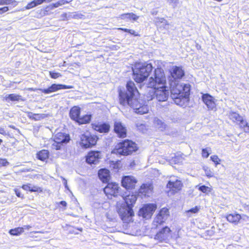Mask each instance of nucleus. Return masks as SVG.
Segmentation results:
<instances>
[{"label": "nucleus", "instance_id": "f257e3e1", "mask_svg": "<svg viewBox=\"0 0 249 249\" xmlns=\"http://www.w3.org/2000/svg\"><path fill=\"white\" fill-rule=\"evenodd\" d=\"M147 86V87L152 88L147 95L148 100L154 98L159 102L167 100L169 91L168 87L166 86V78L161 69H155L154 77L149 78Z\"/></svg>", "mask_w": 249, "mask_h": 249}, {"label": "nucleus", "instance_id": "f03ea898", "mask_svg": "<svg viewBox=\"0 0 249 249\" xmlns=\"http://www.w3.org/2000/svg\"><path fill=\"white\" fill-rule=\"evenodd\" d=\"M126 92L120 91L119 92L120 103L123 106L128 105L136 112V108L142 104L140 103L134 96L138 93V90L133 82L130 81L126 84Z\"/></svg>", "mask_w": 249, "mask_h": 249}, {"label": "nucleus", "instance_id": "7ed1b4c3", "mask_svg": "<svg viewBox=\"0 0 249 249\" xmlns=\"http://www.w3.org/2000/svg\"><path fill=\"white\" fill-rule=\"evenodd\" d=\"M153 67L151 64L147 63H137L133 69V78L137 83L144 81L149 75Z\"/></svg>", "mask_w": 249, "mask_h": 249}, {"label": "nucleus", "instance_id": "20e7f679", "mask_svg": "<svg viewBox=\"0 0 249 249\" xmlns=\"http://www.w3.org/2000/svg\"><path fill=\"white\" fill-rule=\"evenodd\" d=\"M137 150L136 144L133 142L126 140L119 143L114 149L112 153L121 155H128Z\"/></svg>", "mask_w": 249, "mask_h": 249}, {"label": "nucleus", "instance_id": "39448f33", "mask_svg": "<svg viewBox=\"0 0 249 249\" xmlns=\"http://www.w3.org/2000/svg\"><path fill=\"white\" fill-rule=\"evenodd\" d=\"M182 89L181 83H176L175 82L170 85L171 96L174 99L175 103L181 107L185 106L187 102V98H182V96H181Z\"/></svg>", "mask_w": 249, "mask_h": 249}, {"label": "nucleus", "instance_id": "423d86ee", "mask_svg": "<svg viewBox=\"0 0 249 249\" xmlns=\"http://www.w3.org/2000/svg\"><path fill=\"white\" fill-rule=\"evenodd\" d=\"M119 205L120 204H117L118 213L119 216L123 221L128 222L133 215V210L129 206H125V204H121L119 208Z\"/></svg>", "mask_w": 249, "mask_h": 249}, {"label": "nucleus", "instance_id": "0eeeda50", "mask_svg": "<svg viewBox=\"0 0 249 249\" xmlns=\"http://www.w3.org/2000/svg\"><path fill=\"white\" fill-rule=\"evenodd\" d=\"M97 140L96 136L86 132L81 136V145L84 148H89L95 145Z\"/></svg>", "mask_w": 249, "mask_h": 249}, {"label": "nucleus", "instance_id": "6e6552de", "mask_svg": "<svg viewBox=\"0 0 249 249\" xmlns=\"http://www.w3.org/2000/svg\"><path fill=\"white\" fill-rule=\"evenodd\" d=\"M229 117L233 122H239L240 127L243 129L244 132L249 133V125L247 122L239 114L232 112L229 114Z\"/></svg>", "mask_w": 249, "mask_h": 249}, {"label": "nucleus", "instance_id": "1a4fd4ad", "mask_svg": "<svg viewBox=\"0 0 249 249\" xmlns=\"http://www.w3.org/2000/svg\"><path fill=\"white\" fill-rule=\"evenodd\" d=\"M156 208L157 206L155 204H146L139 210V215L146 219L150 218Z\"/></svg>", "mask_w": 249, "mask_h": 249}, {"label": "nucleus", "instance_id": "9d476101", "mask_svg": "<svg viewBox=\"0 0 249 249\" xmlns=\"http://www.w3.org/2000/svg\"><path fill=\"white\" fill-rule=\"evenodd\" d=\"M171 231L170 229L166 226L163 228L155 236V239L160 242H165L169 240Z\"/></svg>", "mask_w": 249, "mask_h": 249}, {"label": "nucleus", "instance_id": "9b49d317", "mask_svg": "<svg viewBox=\"0 0 249 249\" xmlns=\"http://www.w3.org/2000/svg\"><path fill=\"white\" fill-rule=\"evenodd\" d=\"M119 187L118 184L115 183H109L105 187L104 191L106 195L109 197V196H117L119 192Z\"/></svg>", "mask_w": 249, "mask_h": 249}, {"label": "nucleus", "instance_id": "f8f14e48", "mask_svg": "<svg viewBox=\"0 0 249 249\" xmlns=\"http://www.w3.org/2000/svg\"><path fill=\"white\" fill-rule=\"evenodd\" d=\"M182 186L181 181L176 177L171 178L167 184V187L173 192L180 190Z\"/></svg>", "mask_w": 249, "mask_h": 249}, {"label": "nucleus", "instance_id": "ddd939ff", "mask_svg": "<svg viewBox=\"0 0 249 249\" xmlns=\"http://www.w3.org/2000/svg\"><path fill=\"white\" fill-rule=\"evenodd\" d=\"M73 88L72 86H67L62 84H53L46 89H39L43 93L49 94L53 92L56 91L61 89H71Z\"/></svg>", "mask_w": 249, "mask_h": 249}, {"label": "nucleus", "instance_id": "4468645a", "mask_svg": "<svg viewBox=\"0 0 249 249\" xmlns=\"http://www.w3.org/2000/svg\"><path fill=\"white\" fill-rule=\"evenodd\" d=\"M202 99L206 105L209 110H213L216 107L215 99L209 94H204L202 96Z\"/></svg>", "mask_w": 249, "mask_h": 249}, {"label": "nucleus", "instance_id": "2eb2a0df", "mask_svg": "<svg viewBox=\"0 0 249 249\" xmlns=\"http://www.w3.org/2000/svg\"><path fill=\"white\" fill-rule=\"evenodd\" d=\"M136 182V179L132 176H125L122 180V186L126 189L133 188Z\"/></svg>", "mask_w": 249, "mask_h": 249}, {"label": "nucleus", "instance_id": "dca6fc26", "mask_svg": "<svg viewBox=\"0 0 249 249\" xmlns=\"http://www.w3.org/2000/svg\"><path fill=\"white\" fill-rule=\"evenodd\" d=\"M114 131L120 138H124L126 136V129L121 122L115 121L114 124Z\"/></svg>", "mask_w": 249, "mask_h": 249}, {"label": "nucleus", "instance_id": "f3484780", "mask_svg": "<svg viewBox=\"0 0 249 249\" xmlns=\"http://www.w3.org/2000/svg\"><path fill=\"white\" fill-rule=\"evenodd\" d=\"M100 158V153L98 151H91L87 156L86 161L89 164H96Z\"/></svg>", "mask_w": 249, "mask_h": 249}, {"label": "nucleus", "instance_id": "a211bd4d", "mask_svg": "<svg viewBox=\"0 0 249 249\" xmlns=\"http://www.w3.org/2000/svg\"><path fill=\"white\" fill-rule=\"evenodd\" d=\"M153 189L152 184H143L139 189V193L144 196H149L152 193Z\"/></svg>", "mask_w": 249, "mask_h": 249}, {"label": "nucleus", "instance_id": "6ab92c4d", "mask_svg": "<svg viewBox=\"0 0 249 249\" xmlns=\"http://www.w3.org/2000/svg\"><path fill=\"white\" fill-rule=\"evenodd\" d=\"M124 203L123 204H125V206H129L132 209L133 205L135 203L137 200V196L134 195H128L125 196H122Z\"/></svg>", "mask_w": 249, "mask_h": 249}, {"label": "nucleus", "instance_id": "aec40b11", "mask_svg": "<svg viewBox=\"0 0 249 249\" xmlns=\"http://www.w3.org/2000/svg\"><path fill=\"white\" fill-rule=\"evenodd\" d=\"M172 77L175 79H180L184 75V71L181 67L175 66L171 71Z\"/></svg>", "mask_w": 249, "mask_h": 249}, {"label": "nucleus", "instance_id": "412c9836", "mask_svg": "<svg viewBox=\"0 0 249 249\" xmlns=\"http://www.w3.org/2000/svg\"><path fill=\"white\" fill-rule=\"evenodd\" d=\"M99 178L103 182H107L110 179V172L106 169H101L98 172Z\"/></svg>", "mask_w": 249, "mask_h": 249}, {"label": "nucleus", "instance_id": "4be33fe9", "mask_svg": "<svg viewBox=\"0 0 249 249\" xmlns=\"http://www.w3.org/2000/svg\"><path fill=\"white\" fill-rule=\"evenodd\" d=\"M80 108L78 106H74L73 107L70 111V118L77 122V120L80 117Z\"/></svg>", "mask_w": 249, "mask_h": 249}, {"label": "nucleus", "instance_id": "5701e85b", "mask_svg": "<svg viewBox=\"0 0 249 249\" xmlns=\"http://www.w3.org/2000/svg\"><path fill=\"white\" fill-rule=\"evenodd\" d=\"M70 139L69 135H65L62 133H58L55 136L54 141L57 142H63L65 143L69 142Z\"/></svg>", "mask_w": 249, "mask_h": 249}, {"label": "nucleus", "instance_id": "b1692460", "mask_svg": "<svg viewBox=\"0 0 249 249\" xmlns=\"http://www.w3.org/2000/svg\"><path fill=\"white\" fill-rule=\"evenodd\" d=\"M227 220L230 223L237 224L241 219V215L238 213H232L227 215Z\"/></svg>", "mask_w": 249, "mask_h": 249}, {"label": "nucleus", "instance_id": "393cba45", "mask_svg": "<svg viewBox=\"0 0 249 249\" xmlns=\"http://www.w3.org/2000/svg\"><path fill=\"white\" fill-rule=\"evenodd\" d=\"M94 128L95 130L100 133H107L109 130L110 125L106 123L98 124L94 126Z\"/></svg>", "mask_w": 249, "mask_h": 249}, {"label": "nucleus", "instance_id": "a878e982", "mask_svg": "<svg viewBox=\"0 0 249 249\" xmlns=\"http://www.w3.org/2000/svg\"><path fill=\"white\" fill-rule=\"evenodd\" d=\"M181 86L183 89L181 90L182 93H181V96H182V98H187L188 101L190 90V85L188 84H181Z\"/></svg>", "mask_w": 249, "mask_h": 249}, {"label": "nucleus", "instance_id": "bb28decb", "mask_svg": "<svg viewBox=\"0 0 249 249\" xmlns=\"http://www.w3.org/2000/svg\"><path fill=\"white\" fill-rule=\"evenodd\" d=\"M27 116L31 119L39 121L45 118L47 115L45 114H34L32 112H28Z\"/></svg>", "mask_w": 249, "mask_h": 249}, {"label": "nucleus", "instance_id": "cd10ccee", "mask_svg": "<svg viewBox=\"0 0 249 249\" xmlns=\"http://www.w3.org/2000/svg\"><path fill=\"white\" fill-rule=\"evenodd\" d=\"M120 18L122 19H129V20H137L139 18V17L137 16L134 13H126L120 15Z\"/></svg>", "mask_w": 249, "mask_h": 249}, {"label": "nucleus", "instance_id": "c85d7f7f", "mask_svg": "<svg viewBox=\"0 0 249 249\" xmlns=\"http://www.w3.org/2000/svg\"><path fill=\"white\" fill-rule=\"evenodd\" d=\"M154 124L157 128L160 131H163L165 128V124L164 122L158 118H154Z\"/></svg>", "mask_w": 249, "mask_h": 249}, {"label": "nucleus", "instance_id": "c756f323", "mask_svg": "<svg viewBox=\"0 0 249 249\" xmlns=\"http://www.w3.org/2000/svg\"><path fill=\"white\" fill-rule=\"evenodd\" d=\"M49 152L47 150H42L37 154V158L38 159L45 161L49 157Z\"/></svg>", "mask_w": 249, "mask_h": 249}, {"label": "nucleus", "instance_id": "7c9ffc66", "mask_svg": "<svg viewBox=\"0 0 249 249\" xmlns=\"http://www.w3.org/2000/svg\"><path fill=\"white\" fill-rule=\"evenodd\" d=\"M21 96L16 94H10L5 97L6 102L9 101H18L20 99Z\"/></svg>", "mask_w": 249, "mask_h": 249}, {"label": "nucleus", "instance_id": "2f4dec72", "mask_svg": "<svg viewBox=\"0 0 249 249\" xmlns=\"http://www.w3.org/2000/svg\"><path fill=\"white\" fill-rule=\"evenodd\" d=\"M91 120V115H85L82 117H79V118L77 120V122L79 124H85L87 123H89Z\"/></svg>", "mask_w": 249, "mask_h": 249}, {"label": "nucleus", "instance_id": "473e14b6", "mask_svg": "<svg viewBox=\"0 0 249 249\" xmlns=\"http://www.w3.org/2000/svg\"><path fill=\"white\" fill-rule=\"evenodd\" d=\"M148 111V107L147 105H142L136 108V113L140 114H143L147 113Z\"/></svg>", "mask_w": 249, "mask_h": 249}, {"label": "nucleus", "instance_id": "72a5a7b5", "mask_svg": "<svg viewBox=\"0 0 249 249\" xmlns=\"http://www.w3.org/2000/svg\"><path fill=\"white\" fill-rule=\"evenodd\" d=\"M158 214L162 217V219L166 220L169 215V210L166 208H163Z\"/></svg>", "mask_w": 249, "mask_h": 249}, {"label": "nucleus", "instance_id": "f704fd0d", "mask_svg": "<svg viewBox=\"0 0 249 249\" xmlns=\"http://www.w3.org/2000/svg\"><path fill=\"white\" fill-rule=\"evenodd\" d=\"M165 221H166V220L162 219V217L158 214L157 216L155 218L153 223L156 227H157L159 225H161Z\"/></svg>", "mask_w": 249, "mask_h": 249}, {"label": "nucleus", "instance_id": "c9c22d12", "mask_svg": "<svg viewBox=\"0 0 249 249\" xmlns=\"http://www.w3.org/2000/svg\"><path fill=\"white\" fill-rule=\"evenodd\" d=\"M12 5L15 7L18 5V2L15 0H0V5Z\"/></svg>", "mask_w": 249, "mask_h": 249}, {"label": "nucleus", "instance_id": "e433bc0d", "mask_svg": "<svg viewBox=\"0 0 249 249\" xmlns=\"http://www.w3.org/2000/svg\"><path fill=\"white\" fill-rule=\"evenodd\" d=\"M200 209V206H196L194 208L186 211V213L188 216H191L192 214L197 213L199 211Z\"/></svg>", "mask_w": 249, "mask_h": 249}, {"label": "nucleus", "instance_id": "4c0bfd02", "mask_svg": "<svg viewBox=\"0 0 249 249\" xmlns=\"http://www.w3.org/2000/svg\"><path fill=\"white\" fill-rule=\"evenodd\" d=\"M23 232V228L18 227L10 230L9 233L13 235H18Z\"/></svg>", "mask_w": 249, "mask_h": 249}, {"label": "nucleus", "instance_id": "58836bf2", "mask_svg": "<svg viewBox=\"0 0 249 249\" xmlns=\"http://www.w3.org/2000/svg\"><path fill=\"white\" fill-rule=\"evenodd\" d=\"M196 187H198V189L199 191L206 194H209L211 191V189L210 188L205 185H202L200 186H196Z\"/></svg>", "mask_w": 249, "mask_h": 249}, {"label": "nucleus", "instance_id": "ea45409f", "mask_svg": "<svg viewBox=\"0 0 249 249\" xmlns=\"http://www.w3.org/2000/svg\"><path fill=\"white\" fill-rule=\"evenodd\" d=\"M205 175L208 178H211L213 176V173L212 170L208 167L204 166L203 167Z\"/></svg>", "mask_w": 249, "mask_h": 249}, {"label": "nucleus", "instance_id": "a19ab883", "mask_svg": "<svg viewBox=\"0 0 249 249\" xmlns=\"http://www.w3.org/2000/svg\"><path fill=\"white\" fill-rule=\"evenodd\" d=\"M63 142H57L54 141V142L52 144V148L55 150H60L63 146Z\"/></svg>", "mask_w": 249, "mask_h": 249}, {"label": "nucleus", "instance_id": "79ce46f5", "mask_svg": "<svg viewBox=\"0 0 249 249\" xmlns=\"http://www.w3.org/2000/svg\"><path fill=\"white\" fill-rule=\"evenodd\" d=\"M210 148H206L202 149V156L203 158H207L209 157L210 153L209 151H210Z\"/></svg>", "mask_w": 249, "mask_h": 249}, {"label": "nucleus", "instance_id": "37998d69", "mask_svg": "<svg viewBox=\"0 0 249 249\" xmlns=\"http://www.w3.org/2000/svg\"><path fill=\"white\" fill-rule=\"evenodd\" d=\"M136 127H137L138 130L142 131V132H144L145 130H146V126L144 124L142 123H137Z\"/></svg>", "mask_w": 249, "mask_h": 249}, {"label": "nucleus", "instance_id": "c03bdc74", "mask_svg": "<svg viewBox=\"0 0 249 249\" xmlns=\"http://www.w3.org/2000/svg\"><path fill=\"white\" fill-rule=\"evenodd\" d=\"M69 2V1L66 0H60L58 1L55 3L53 4V7L56 8L59 7V6L64 5L66 3H68Z\"/></svg>", "mask_w": 249, "mask_h": 249}, {"label": "nucleus", "instance_id": "a18cd8bd", "mask_svg": "<svg viewBox=\"0 0 249 249\" xmlns=\"http://www.w3.org/2000/svg\"><path fill=\"white\" fill-rule=\"evenodd\" d=\"M169 5H171L174 8H176L179 3V0H167Z\"/></svg>", "mask_w": 249, "mask_h": 249}, {"label": "nucleus", "instance_id": "49530a36", "mask_svg": "<svg viewBox=\"0 0 249 249\" xmlns=\"http://www.w3.org/2000/svg\"><path fill=\"white\" fill-rule=\"evenodd\" d=\"M155 22L157 25H158L160 23H163V25L167 24L166 20L163 18H156L155 19Z\"/></svg>", "mask_w": 249, "mask_h": 249}, {"label": "nucleus", "instance_id": "de8ad7c7", "mask_svg": "<svg viewBox=\"0 0 249 249\" xmlns=\"http://www.w3.org/2000/svg\"><path fill=\"white\" fill-rule=\"evenodd\" d=\"M50 75L53 79H56L61 76V74L60 73L54 71H50Z\"/></svg>", "mask_w": 249, "mask_h": 249}, {"label": "nucleus", "instance_id": "09e8293b", "mask_svg": "<svg viewBox=\"0 0 249 249\" xmlns=\"http://www.w3.org/2000/svg\"><path fill=\"white\" fill-rule=\"evenodd\" d=\"M9 164V162L5 159L0 158V168L3 166H7Z\"/></svg>", "mask_w": 249, "mask_h": 249}, {"label": "nucleus", "instance_id": "8fccbe9b", "mask_svg": "<svg viewBox=\"0 0 249 249\" xmlns=\"http://www.w3.org/2000/svg\"><path fill=\"white\" fill-rule=\"evenodd\" d=\"M211 160L214 162L216 165L220 163V160L219 159L217 156L213 155L211 157Z\"/></svg>", "mask_w": 249, "mask_h": 249}, {"label": "nucleus", "instance_id": "3c124183", "mask_svg": "<svg viewBox=\"0 0 249 249\" xmlns=\"http://www.w3.org/2000/svg\"><path fill=\"white\" fill-rule=\"evenodd\" d=\"M36 6V4L34 2V0L29 3L25 7L26 9H30L33 7H35Z\"/></svg>", "mask_w": 249, "mask_h": 249}, {"label": "nucleus", "instance_id": "603ef678", "mask_svg": "<svg viewBox=\"0 0 249 249\" xmlns=\"http://www.w3.org/2000/svg\"><path fill=\"white\" fill-rule=\"evenodd\" d=\"M39 191H40V188L38 187L37 186L31 185L30 192H38Z\"/></svg>", "mask_w": 249, "mask_h": 249}, {"label": "nucleus", "instance_id": "864d4df0", "mask_svg": "<svg viewBox=\"0 0 249 249\" xmlns=\"http://www.w3.org/2000/svg\"><path fill=\"white\" fill-rule=\"evenodd\" d=\"M9 10V7L5 6L0 8V14H2Z\"/></svg>", "mask_w": 249, "mask_h": 249}, {"label": "nucleus", "instance_id": "5fc2aeb1", "mask_svg": "<svg viewBox=\"0 0 249 249\" xmlns=\"http://www.w3.org/2000/svg\"><path fill=\"white\" fill-rule=\"evenodd\" d=\"M16 196L18 197L23 198V196L21 194L20 191L18 189L14 190Z\"/></svg>", "mask_w": 249, "mask_h": 249}, {"label": "nucleus", "instance_id": "6e6d98bb", "mask_svg": "<svg viewBox=\"0 0 249 249\" xmlns=\"http://www.w3.org/2000/svg\"><path fill=\"white\" fill-rule=\"evenodd\" d=\"M31 185L30 184H26V185H23L22 186V188L23 189L26 191H30L31 190Z\"/></svg>", "mask_w": 249, "mask_h": 249}, {"label": "nucleus", "instance_id": "4d7b16f0", "mask_svg": "<svg viewBox=\"0 0 249 249\" xmlns=\"http://www.w3.org/2000/svg\"><path fill=\"white\" fill-rule=\"evenodd\" d=\"M241 219L243 220V221H244L245 222H249V216H248L245 214H243V215H241Z\"/></svg>", "mask_w": 249, "mask_h": 249}, {"label": "nucleus", "instance_id": "13d9d810", "mask_svg": "<svg viewBox=\"0 0 249 249\" xmlns=\"http://www.w3.org/2000/svg\"><path fill=\"white\" fill-rule=\"evenodd\" d=\"M34 2L36 4V6L42 4L44 2L43 0H34Z\"/></svg>", "mask_w": 249, "mask_h": 249}, {"label": "nucleus", "instance_id": "bf43d9fd", "mask_svg": "<svg viewBox=\"0 0 249 249\" xmlns=\"http://www.w3.org/2000/svg\"><path fill=\"white\" fill-rule=\"evenodd\" d=\"M128 33H129L130 34H131V35H134V36H138V34H136V32H135L134 30H130V29H129V32H128Z\"/></svg>", "mask_w": 249, "mask_h": 249}, {"label": "nucleus", "instance_id": "052dcab7", "mask_svg": "<svg viewBox=\"0 0 249 249\" xmlns=\"http://www.w3.org/2000/svg\"><path fill=\"white\" fill-rule=\"evenodd\" d=\"M60 204L62 205L63 206H64V207H66L67 205V203L66 201H61L60 202Z\"/></svg>", "mask_w": 249, "mask_h": 249}, {"label": "nucleus", "instance_id": "680f3d73", "mask_svg": "<svg viewBox=\"0 0 249 249\" xmlns=\"http://www.w3.org/2000/svg\"><path fill=\"white\" fill-rule=\"evenodd\" d=\"M22 228H23V231H24V230H29L31 228V227L29 225H25V226H24Z\"/></svg>", "mask_w": 249, "mask_h": 249}, {"label": "nucleus", "instance_id": "e2e57ef3", "mask_svg": "<svg viewBox=\"0 0 249 249\" xmlns=\"http://www.w3.org/2000/svg\"><path fill=\"white\" fill-rule=\"evenodd\" d=\"M119 30H122V31H124L125 32H129V29H126V28H118Z\"/></svg>", "mask_w": 249, "mask_h": 249}, {"label": "nucleus", "instance_id": "0e129e2a", "mask_svg": "<svg viewBox=\"0 0 249 249\" xmlns=\"http://www.w3.org/2000/svg\"><path fill=\"white\" fill-rule=\"evenodd\" d=\"M4 133H5L4 129L0 127V134H3Z\"/></svg>", "mask_w": 249, "mask_h": 249}, {"label": "nucleus", "instance_id": "69168bd1", "mask_svg": "<svg viewBox=\"0 0 249 249\" xmlns=\"http://www.w3.org/2000/svg\"><path fill=\"white\" fill-rule=\"evenodd\" d=\"M61 178L63 179V181H64V182H63V184H64V185H66V184H67V180H66L65 178H63V177H61Z\"/></svg>", "mask_w": 249, "mask_h": 249}, {"label": "nucleus", "instance_id": "338daca9", "mask_svg": "<svg viewBox=\"0 0 249 249\" xmlns=\"http://www.w3.org/2000/svg\"><path fill=\"white\" fill-rule=\"evenodd\" d=\"M45 2H50L52 1L53 0H43Z\"/></svg>", "mask_w": 249, "mask_h": 249}, {"label": "nucleus", "instance_id": "774afa93", "mask_svg": "<svg viewBox=\"0 0 249 249\" xmlns=\"http://www.w3.org/2000/svg\"><path fill=\"white\" fill-rule=\"evenodd\" d=\"M64 186H65L66 188H67L68 190L69 189V187H68V186L67 184L66 185H64Z\"/></svg>", "mask_w": 249, "mask_h": 249}]
</instances>
